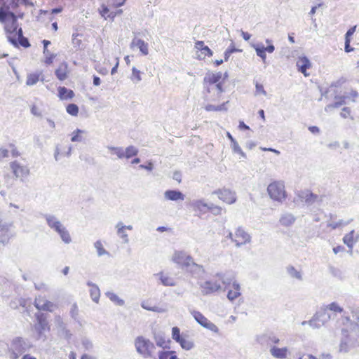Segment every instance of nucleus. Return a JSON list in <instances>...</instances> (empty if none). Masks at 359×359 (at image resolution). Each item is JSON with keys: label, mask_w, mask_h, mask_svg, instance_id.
<instances>
[{"label": "nucleus", "mask_w": 359, "mask_h": 359, "mask_svg": "<svg viewBox=\"0 0 359 359\" xmlns=\"http://www.w3.org/2000/svg\"><path fill=\"white\" fill-rule=\"evenodd\" d=\"M222 76L221 72H208L203 79V83L207 86L206 91L208 93H210L212 91L216 93L215 97L210 98L213 102L219 101L222 96L224 90L222 84L220 82Z\"/></svg>", "instance_id": "obj_2"}, {"label": "nucleus", "mask_w": 359, "mask_h": 359, "mask_svg": "<svg viewBox=\"0 0 359 359\" xmlns=\"http://www.w3.org/2000/svg\"><path fill=\"white\" fill-rule=\"evenodd\" d=\"M136 351L144 358L157 359L156 348L149 339L142 336L137 337L135 340Z\"/></svg>", "instance_id": "obj_3"}, {"label": "nucleus", "mask_w": 359, "mask_h": 359, "mask_svg": "<svg viewBox=\"0 0 359 359\" xmlns=\"http://www.w3.org/2000/svg\"><path fill=\"white\" fill-rule=\"evenodd\" d=\"M131 80L134 82H139L142 80L141 72L135 67L132 69Z\"/></svg>", "instance_id": "obj_38"}, {"label": "nucleus", "mask_w": 359, "mask_h": 359, "mask_svg": "<svg viewBox=\"0 0 359 359\" xmlns=\"http://www.w3.org/2000/svg\"><path fill=\"white\" fill-rule=\"evenodd\" d=\"M238 51H241L240 50L237 49L235 48V46L233 45L229 46L226 50V51L224 52V60L225 61H227L229 57H230V55L235 53V52H238Z\"/></svg>", "instance_id": "obj_40"}, {"label": "nucleus", "mask_w": 359, "mask_h": 359, "mask_svg": "<svg viewBox=\"0 0 359 359\" xmlns=\"http://www.w3.org/2000/svg\"><path fill=\"white\" fill-rule=\"evenodd\" d=\"M130 47L131 48H134L135 47L138 48L140 52L144 55L149 53L148 44L142 39L137 38L133 39L130 43Z\"/></svg>", "instance_id": "obj_22"}, {"label": "nucleus", "mask_w": 359, "mask_h": 359, "mask_svg": "<svg viewBox=\"0 0 359 359\" xmlns=\"http://www.w3.org/2000/svg\"><path fill=\"white\" fill-rule=\"evenodd\" d=\"M157 359H180L175 351H161L156 353Z\"/></svg>", "instance_id": "obj_26"}, {"label": "nucleus", "mask_w": 359, "mask_h": 359, "mask_svg": "<svg viewBox=\"0 0 359 359\" xmlns=\"http://www.w3.org/2000/svg\"><path fill=\"white\" fill-rule=\"evenodd\" d=\"M46 220L48 226L54 229L60 234L65 243H69L71 241V236L69 232L59 221H57L53 217H49Z\"/></svg>", "instance_id": "obj_7"}, {"label": "nucleus", "mask_w": 359, "mask_h": 359, "mask_svg": "<svg viewBox=\"0 0 359 359\" xmlns=\"http://www.w3.org/2000/svg\"><path fill=\"white\" fill-rule=\"evenodd\" d=\"M358 97L357 91L354 90H351L349 93L342 95L338 96L335 97V101L334 103L329 104L327 106L328 108H337L346 103V100L347 98H351L353 101H355V99Z\"/></svg>", "instance_id": "obj_13"}, {"label": "nucleus", "mask_w": 359, "mask_h": 359, "mask_svg": "<svg viewBox=\"0 0 359 359\" xmlns=\"http://www.w3.org/2000/svg\"><path fill=\"white\" fill-rule=\"evenodd\" d=\"M8 6L0 7V22L4 25V29L8 41L15 46L28 48L29 42L23 36L22 28L18 22V18H22L23 13L15 15L8 11Z\"/></svg>", "instance_id": "obj_1"}, {"label": "nucleus", "mask_w": 359, "mask_h": 359, "mask_svg": "<svg viewBox=\"0 0 359 359\" xmlns=\"http://www.w3.org/2000/svg\"><path fill=\"white\" fill-rule=\"evenodd\" d=\"M58 97L60 100H71L74 97V93L72 90L67 89L65 87L60 86L57 88Z\"/></svg>", "instance_id": "obj_24"}, {"label": "nucleus", "mask_w": 359, "mask_h": 359, "mask_svg": "<svg viewBox=\"0 0 359 359\" xmlns=\"http://www.w3.org/2000/svg\"><path fill=\"white\" fill-rule=\"evenodd\" d=\"M83 131L77 129L72 133L71 140L72 142H79L81 140V134Z\"/></svg>", "instance_id": "obj_41"}, {"label": "nucleus", "mask_w": 359, "mask_h": 359, "mask_svg": "<svg viewBox=\"0 0 359 359\" xmlns=\"http://www.w3.org/2000/svg\"><path fill=\"white\" fill-rule=\"evenodd\" d=\"M297 67L298 68V70L301 73H302L305 76H309V74L307 73V69L311 67V63L306 57H299L297 61Z\"/></svg>", "instance_id": "obj_19"}, {"label": "nucleus", "mask_w": 359, "mask_h": 359, "mask_svg": "<svg viewBox=\"0 0 359 359\" xmlns=\"http://www.w3.org/2000/svg\"><path fill=\"white\" fill-rule=\"evenodd\" d=\"M34 306L38 310L46 311L49 312L53 311L55 305L53 302L43 299L41 297L35 299Z\"/></svg>", "instance_id": "obj_18"}, {"label": "nucleus", "mask_w": 359, "mask_h": 359, "mask_svg": "<svg viewBox=\"0 0 359 359\" xmlns=\"http://www.w3.org/2000/svg\"><path fill=\"white\" fill-rule=\"evenodd\" d=\"M240 290V285L238 283L233 282L231 285V288L228 291V299L232 301L238 298L241 295Z\"/></svg>", "instance_id": "obj_25"}, {"label": "nucleus", "mask_w": 359, "mask_h": 359, "mask_svg": "<svg viewBox=\"0 0 359 359\" xmlns=\"http://www.w3.org/2000/svg\"><path fill=\"white\" fill-rule=\"evenodd\" d=\"M118 234L122 238L124 239L125 241H128V235L126 233H125V229H129V230H131L132 229V226H123L121 224H118Z\"/></svg>", "instance_id": "obj_35"}, {"label": "nucleus", "mask_w": 359, "mask_h": 359, "mask_svg": "<svg viewBox=\"0 0 359 359\" xmlns=\"http://www.w3.org/2000/svg\"><path fill=\"white\" fill-rule=\"evenodd\" d=\"M165 196L166 198L170 201H178L184 199V195L180 191L175 190L166 191L165 193Z\"/></svg>", "instance_id": "obj_27"}, {"label": "nucleus", "mask_w": 359, "mask_h": 359, "mask_svg": "<svg viewBox=\"0 0 359 359\" xmlns=\"http://www.w3.org/2000/svg\"><path fill=\"white\" fill-rule=\"evenodd\" d=\"M214 194H216L221 201L227 204H233L236 201L235 193L228 189H219L215 191Z\"/></svg>", "instance_id": "obj_11"}, {"label": "nucleus", "mask_w": 359, "mask_h": 359, "mask_svg": "<svg viewBox=\"0 0 359 359\" xmlns=\"http://www.w3.org/2000/svg\"><path fill=\"white\" fill-rule=\"evenodd\" d=\"M241 34H242L243 38L245 41H248L251 37V35L248 32H242Z\"/></svg>", "instance_id": "obj_60"}, {"label": "nucleus", "mask_w": 359, "mask_h": 359, "mask_svg": "<svg viewBox=\"0 0 359 359\" xmlns=\"http://www.w3.org/2000/svg\"><path fill=\"white\" fill-rule=\"evenodd\" d=\"M142 306L148 310L155 312H161L163 309L156 304H151L149 301H144L142 304Z\"/></svg>", "instance_id": "obj_31"}, {"label": "nucleus", "mask_w": 359, "mask_h": 359, "mask_svg": "<svg viewBox=\"0 0 359 359\" xmlns=\"http://www.w3.org/2000/svg\"><path fill=\"white\" fill-rule=\"evenodd\" d=\"M161 283L165 286H173L175 285L174 279L168 274L161 272L158 274Z\"/></svg>", "instance_id": "obj_28"}, {"label": "nucleus", "mask_w": 359, "mask_h": 359, "mask_svg": "<svg viewBox=\"0 0 359 359\" xmlns=\"http://www.w3.org/2000/svg\"><path fill=\"white\" fill-rule=\"evenodd\" d=\"M20 1H16V0H12L10 3V6H11V8L13 9V10H16L19 6L20 5Z\"/></svg>", "instance_id": "obj_56"}, {"label": "nucleus", "mask_w": 359, "mask_h": 359, "mask_svg": "<svg viewBox=\"0 0 359 359\" xmlns=\"http://www.w3.org/2000/svg\"><path fill=\"white\" fill-rule=\"evenodd\" d=\"M95 247L97 249V253L100 256L107 254L101 241H98L95 243Z\"/></svg>", "instance_id": "obj_42"}, {"label": "nucleus", "mask_w": 359, "mask_h": 359, "mask_svg": "<svg viewBox=\"0 0 359 359\" xmlns=\"http://www.w3.org/2000/svg\"><path fill=\"white\" fill-rule=\"evenodd\" d=\"M43 44V53H48V46L50 44V41H48V40H43L42 41Z\"/></svg>", "instance_id": "obj_58"}, {"label": "nucleus", "mask_w": 359, "mask_h": 359, "mask_svg": "<svg viewBox=\"0 0 359 359\" xmlns=\"http://www.w3.org/2000/svg\"><path fill=\"white\" fill-rule=\"evenodd\" d=\"M90 294L93 298V299L95 302H97L99 297H100V290L97 287H93V288L90 290Z\"/></svg>", "instance_id": "obj_47"}, {"label": "nucleus", "mask_w": 359, "mask_h": 359, "mask_svg": "<svg viewBox=\"0 0 359 359\" xmlns=\"http://www.w3.org/2000/svg\"><path fill=\"white\" fill-rule=\"evenodd\" d=\"M221 288V285L217 281H207L201 286V292L203 295H208L217 292Z\"/></svg>", "instance_id": "obj_16"}, {"label": "nucleus", "mask_w": 359, "mask_h": 359, "mask_svg": "<svg viewBox=\"0 0 359 359\" xmlns=\"http://www.w3.org/2000/svg\"><path fill=\"white\" fill-rule=\"evenodd\" d=\"M351 41V39H345V51L346 53H349V52H351L353 50V48H351L350 46Z\"/></svg>", "instance_id": "obj_54"}, {"label": "nucleus", "mask_w": 359, "mask_h": 359, "mask_svg": "<svg viewBox=\"0 0 359 359\" xmlns=\"http://www.w3.org/2000/svg\"><path fill=\"white\" fill-rule=\"evenodd\" d=\"M225 104L226 103L224 102L219 105L207 104L205 107V109L208 111H218L226 110Z\"/></svg>", "instance_id": "obj_34"}, {"label": "nucleus", "mask_w": 359, "mask_h": 359, "mask_svg": "<svg viewBox=\"0 0 359 359\" xmlns=\"http://www.w3.org/2000/svg\"><path fill=\"white\" fill-rule=\"evenodd\" d=\"M10 168L13 175L21 181L26 180L30 175L29 168L17 161L11 162Z\"/></svg>", "instance_id": "obj_6"}, {"label": "nucleus", "mask_w": 359, "mask_h": 359, "mask_svg": "<svg viewBox=\"0 0 359 359\" xmlns=\"http://www.w3.org/2000/svg\"><path fill=\"white\" fill-rule=\"evenodd\" d=\"M43 55L45 56L43 62L46 65H50L53 64L55 58L56 57V55L53 53H50L49 51V50H48V53H43Z\"/></svg>", "instance_id": "obj_37"}, {"label": "nucleus", "mask_w": 359, "mask_h": 359, "mask_svg": "<svg viewBox=\"0 0 359 359\" xmlns=\"http://www.w3.org/2000/svg\"><path fill=\"white\" fill-rule=\"evenodd\" d=\"M327 310L331 311L334 313H341L343 311V309L339 306V305L335 302H332L330 304H328L326 308L320 312H318L314 320H320L321 318H323L324 316H327Z\"/></svg>", "instance_id": "obj_17"}, {"label": "nucleus", "mask_w": 359, "mask_h": 359, "mask_svg": "<svg viewBox=\"0 0 359 359\" xmlns=\"http://www.w3.org/2000/svg\"><path fill=\"white\" fill-rule=\"evenodd\" d=\"M239 128L243 130H248L249 127L243 121L239 123Z\"/></svg>", "instance_id": "obj_64"}, {"label": "nucleus", "mask_w": 359, "mask_h": 359, "mask_svg": "<svg viewBox=\"0 0 359 359\" xmlns=\"http://www.w3.org/2000/svg\"><path fill=\"white\" fill-rule=\"evenodd\" d=\"M294 221V219L292 216H290L288 218H287V217H283L280 219L281 223L284 225H288V224L292 223Z\"/></svg>", "instance_id": "obj_50"}, {"label": "nucleus", "mask_w": 359, "mask_h": 359, "mask_svg": "<svg viewBox=\"0 0 359 359\" xmlns=\"http://www.w3.org/2000/svg\"><path fill=\"white\" fill-rule=\"evenodd\" d=\"M358 239L359 234L355 233L354 230H352L344 236L343 241L349 248L352 249L353 245L358 242Z\"/></svg>", "instance_id": "obj_21"}, {"label": "nucleus", "mask_w": 359, "mask_h": 359, "mask_svg": "<svg viewBox=\"0 0 359 359\" xmlns=\"http://www.w3.org/2000/svg\"><path fill=\"white\" fill-rule=\"evenodd\" d=\"M126 0H109V6L113 8H118L123 6Z\"/></svg>", "instance_id": "obj_45"}, {"label": "nucleus", "mask_w": 359, "mask_h": 359, "mask_svg": "<svg viewBox=\"0 0 359 359\" xmlns=\"http://www.w3.org/2000/svg\"><path fill=\"white\" fill-rule=\"evenodd\" d=\"M270 352L274 358L284 359L287 358L288 349L286 347L278 348L277 346H273Z\"/></svg>", "instance_id": "obj_23"}, {"label": "nucleus", "mask_w": 359, "mask_h": 359, "mask_svg": "<svg viewBox=\"0 0 359 359\" xmlns=\"http://www.w3.org/2000/svg\"><path fill=\"white\" fill-rule=\"evenodd\" d=\"M209 210L214 214L220 215L222 212V208L219 206L209 207Z\"/></svg>", "instance_id": "obj_53"}, {"label": "nucleus", "mask_w": 359, "mask_h": 359, "mask_svg": "<svg viewBox=\"0 0 359 359\" xmlns=\"http://www.w3.org/2000/svg\"><path fill=\"white\" fill-rule=\"evenodd\" d=\"M196 57L199 60H204L206 57H211L213 55L212 50L203 41H196L194 43Z\"/></svg>", "instance_id": "obj_10"}, {"label": "nucleus", "mask_w": 359, "mask_h": 359, "mask_svg": "<svg viewBox=\"0 0 359 359\" xmlns=\"http://www.w3.org/2000/svg\"><path fill=\"white\" fill-rule=\"evenodd\" d=\"M66 111L71 116H76L79 114V109L78 106L76 104L72 103V104H69L66 107Z\"/></svg>", "instance_id": "obj_36"}, {"label": "nucleus", "mask_w": 359, "mask_h": 359, "mask_svg": "<svg viewBox=\"0 0 359 359\" xmlns=\"http://www.w3.org/2000/svg\"><path fill=\"white\" fill-rule=\"evenodd\" d=\"M40 74L37 73H32L28 74L26 84L27 86H33L36 84L39 80Z\"/></svg>", "instance_id": "obj_32"}, {"label": "nucleus", "mask_w": 359, "mask_h": 359, "mask_svg": "<svg viewBox=\"0 0 359 359\" xmlns=\"http://www.w3.org/2000/svg\"><path fill=\"white\" fill-rule=\"evenodd\" d=\"M349 222H344L342 220L339 221L338 222H330L328 224V227H330L332 229H334L339 227H341L342 226H344L347 224H348Z\"/></svg>", "instance_id": "obj_44"}, {"label": "nucleus", "mask_w": 359, "mask_h": 359, "mask_svg": "<svg viewBox=\"0 0 359 359\" xmlns=\"http://www.w3.org/2000/svg\"><path fill=\"white\" fill-rule=\"evenodd\" d=\"M9 156V150L4 148H0V160Z\"/></svg>", "instance_id": "obj_52"}, {"label": "nucleus", "mask_w": 359, "mask_h": 359, "mask_svg": "<svg viewBox=\"0 0 359 359\" xmlns=\"http://www.w3.org/2000/svg\"><path fill=\"white\" fill-rule=\"evenodd\" d=\"M11 156L13 158H16L20 156V152L18 151L16 146L13 144H10L8 145Z\"/></svg>", "instance_id": "obj_43"}, {"label": "nucleus", "mask_w": 359, "mask_h": 359, "mask_svg": "<svg viewBox=\"0 0 359 359\" xmlns=\"http://www.w3.org/2000/svg\"><path fill=\"white\" fill-rule=\"evenodd\" d=\"M229 237L237 246L245 245L250 241V236L241 227L230 233Z\"/></svg>", "instance_id": "obj_8"}, {"label": "nucleus", "mask_w": 359, "mask_h": 359, "mask_svg": "<svg viewBox=\"0 0 359 359\" xmlns=\"http://www.w3.org/2000/svg\"><path fill=\"white\" fill-rule=\"evenodd\" d=\"M99 13L105 20L109 19L113 21L117 15H121L123 13V11L119 9L115 12H109V8L107 6L102 4L99 9Z\"/></svg>", "instance_id": "obj_20"}, {"label": "nucleus", "mask_w": 359, "mask_h": 359, "mask_svg": "<svg viewBox=\"0 0 359 359\" xmlns=\"http://www.w3.org/2000/svg\"><path fill=\"white\" fill-rule=\"evenodd\" d=\"M172 261L182 267H189L195 264L193 258L184 251H175L172 256Z\"/></svg>", "instance_id": "obj_9"}, {"label": "nucleus", "mask_w": 359, "mask_h": 359, "mask_svg": "<svg viewBox=\"0 0 359 359\" xmlns=\"http://www.w3.org/2000/svg\"><path fill=\"white\" fill-rule=\"evenodd\" d=\"M309 130L312 133H318L319 132V128L317 127V126H310L309 128Z\"/></svg>", "instance_id": "obj_61"}, {"label": "nucleus", "mask_w": 359, "mask_h": 359, "mask_svg": "<svg viewBox=\"0 0 359 359\" xmlns=\"http://www.w3.org/2000/svg\"><path fill=\"white\" fill-rule=\"evenodd\" d=\"M298 359H318V358L311 354L304 353L302 355H300Z\"/></svg>", "instance_id": "obj_57"}, {"label": "nucleus", "mask_w": 359, "mask_h": 359, "mask_svg": "<svg viewBox=\"0 0 359 359\" xmlns=\"http://www.w3.org/2000/svg\"><path fill=\"white\" fill-rule=\"evenodd\" d=\"M100 79L98 76H94L93 77V84L95 86H99L100 84Z\"/></svg>", "instance_id": "obj_63"}, {"label": "nucleus", "mask_w": 359, "mask_h": 359, "mask_svg": "<svg viewBox=\"0 0 359 359\" xmlns=\"http://www.w3.org/2000/svg\"><path fill=\"white\" fill-rule=\"evenodd\" d=\"M31 111H32V113L34 115H40V113L39 111V109L37 108L36 106L34 105L32 106V109H31Z\"/></svg>", "instance_id": "obj_59"}, {"label": "nucleus", "mask_w": 359, "mask_h": 359, "mask_svg": "<svg viewBox=\"0 0 359 359\" xmlns=\"http://www.w3.org/2000/svg\"><path fill=\"white\" fill-rule=\"evenodd\" d=\"M318 199V196L313 194V193H309L306 194V202H313Z\"/></svg>", "instance_id": "obj_51"}, {"label": "nucleus", "mask_w": 359, "mask_h": 359, "mask_svg": "<svg viewBox=\"0 0 359 359\" xmlns=\"http://www.w3.org/2000/svg\"><path fill=\"white\" fill-rule=\"evenodd\" d=\"M340 115L344 118L353 119V117L351 116V110L349 107H344L341 109Z\"/></svg>", "instance_id": "obj_39"}, {"label": "nucleus", "mask_w": 359, "mask_h": 359, "mask_svg": "<svg viewBox=\"0 0 359 359\" xmlns=\"http://www.w3.org/2000/svg\"><path fill=\"white\" fill-rule=\"evenodd\" d=\"M172 338L177 342L180 346L185 350H190L194 346V343L189 339L187 334H181L177 327L172 328Z\"/></svg>", "instance_id": "obj_5"}, {"label": "nucleus", "mask_w": 359, "mask_h": 359, "mask_svg": "<svg viewBox=\"0 0 359 359\" xmlns=\"http://www.w3.org/2000/svg\"><path fill=\"white\" fill-rule=\"evenodd\" d=\"M255 88H256L255 93H256L257 95H266V93L264 90V86H263L262 84L257 82L256 84H255Z\"/></svg>", "instance_id": "obj_48"}, {"label": "nucleus", "mask_w": 359, "mask_h": 359, "mask_svg": "<svg viewBox=\"0 0 359 359\" xmlns=\"http://www.w3.org/2000/svg\"><path fill=\"white\" fill-rule=\"evenodd\" d=\"M193 210L196 212H206L209 207L201 201H198L193 204Z\"/></svg>", "instance_id": "obj_29"}, {"label": "nucleus", "mask_w": 359, "mask_h": 359, "mask_svg": "<svg viewBox=\"0 0 359 359\" xmlns=\"http://www.w3.org/2000/svg\"><path fill=\"white\" fill-rule=\"evenodd\" d=\"M192 315L195 320L203 327L214 332H219L218 327L214 323L210 322L206 317H205L201 312L194 311Z\"/></svg>", "instance_id": "obj_12"}, {"label": "nucleus", "mask_w": 359, "mask_h": 359, "mask_svg": "<svg viewBox=\"0 0 359 359\" xmlns=\"http://www.w3.org/2000/svg\"><path fill=\"white\" fill-rule=\"evenodd\" d=\"M254 48L257 55L260 57L264 62H265L266 59V53L267 52L269 53H272L275 50V47L273 44H269L266 47H265L262 43H257L254 45Z\"/></svg>", "instance_id": "obj_15"}, {"label": "nucleus", "mask_w": 359, "mask_h": 359, "mask_svg": "<svg viewBox=\"0 0 359 359\" xmlns=\"http://www.w3.org/2000/svg\"><path fill=\"white\" fill-rule=\"evenodd\" d=\"M138 150L134 146H129L124 150V158H130L136 156Z\"/></svg>", "instance_id": "obj_33"}, {"label": "nucleus", "mask_w": 359, "mask_h": 359, "mask_svg": "<svg viewBox=\"0 0 359 359\" xmlns=\"http://www.w3.org/2000/svg\"><path fill=\"white\" fill-rule=\"evenodd\" d=\"M288 272L294 278H300L301 274L299 271H297L293 266H291L288 269Z\"/></svg>", "instance_id": "obj_49"}, {"label": "nucleus", "mask_w": 359, "mask_h": 359, "mask_svg": "<svg viewBox=\"0 0 359 359\" xmlns=\"http://www.w3.org/2000/svg\"><path fill=\"white\" fill-rule=\"evenodd\" d=\"M36 317L37 321H38L39 324L40 325L42 330H46V329L47 330H50V327L46 321V317L44 314L38 313L36 315Z\"/></svg>", "instance_id": "obj_30"}, {"label": "nucleus", "mask_w": 359, "mask_h": 359, "mask_svg": "<svg viewBox=\"0 0 359 359\" xmlns=\"http://www.w3.org/2000/svg\"><path fill=\"white\" fill-rule=\"evenodd\" d=\"M267 192L271 199L282 202L287 198L285 184L280 181H273L267 187Z\"/></svg>", "instance_id": "obj_4"}, {"label": "nucleus", "mask_w": 359, "mask_h": 359, "mask_svg": "<svg viewBox=\"0 0 359 359\" xmlns=\"http://www.w3.org/2000/svg\"><path fill=\"white\" fill-rule=\"evenodd\" d=\"M356 26H353L351 27L346 32L345 36V39H351V36L354 34L355 32Z\"/></svg>", "instance_id": "obj_55"}, {"label": "nucleus", "mask_w": 359, "mask_h": 359, "mask_svg": "<svg viewBox=\"0 0 359 359\" xmlns=\"http://www.w3.org/2000/svg\"><path fill=\"white\" fill-rule=\"evenodd\" d=\"M344 250V247L339 245L333 248V251L335 254Z\"/></svg>", "instance_id": "obj_62"}, {"label": "nucleus", "mask_w": 359, "mask_h": 359, "mask_svg": "<svg viewBox=\"0 0 359 359\" xmlns=\"http://www.w3.org/2000/svg\"><path fill=\"white\" fill-rule=\"evenodd\" d=\"M69 72L68 63L63 61L55 69V75L59 81H63L69 77Z\"/></svg>", "instance_id": "obj_14"}, {"label": "nucleus", "mask_w": 359, "mask_h": 359, "mask_svg": "<svg viewBox=\"0 0 359 359\" xmlns=\"http://www.w3.org/2000/svg\"><path fill=\"white\" fill-rule=\"evenodd\" d=\"M112 153L116 154L119 158H124V150L118 147H113L111 149Z\"/></svg>", "instance_id": "obj_46"}]
</instances>
